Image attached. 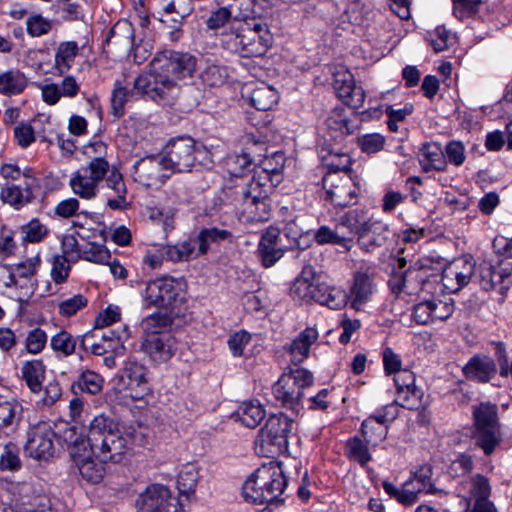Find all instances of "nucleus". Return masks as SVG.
<instances>
[{
    "label": "nucleus",
    "mask_w": 512,
    "mask_h": 512,
    "mask_svg": "<svg viewBox=\"0 0 512 512\" xmlns=\"http://www.w3.org/2000/svg\"><path fill=\"white\" fill-rule=\"evenodd\" d=\"M65 440L71 445V455L79 473L87 482L99 483L105 474L104 463L122 461L131 447L129 435H124L117 422L100 414L90 422L85 438L69 429Z\"/></svg>",
    "instance_id": "nucleus-1"
},
{
    "label": "nucleus",
    "mask_w": 512,
    "mask_h": 512,
    "mask_svg": "<svg viewBox=\"0 0 512 512\" xmlns=\"http://www.w3.org/2000/svg\"><path fill=\"white\" fill-rule=\"evenodd\" d=\"M151 65V71L138 76L136 88L150 93L155 102L170 104L181 86L193 78L197 59L188 52L165 50L156 54Z\"/></svg>",
    "instance_id": "nucleus-2"
},
{
    "label": "nucleus",
    "mask_w": 512,
    "mask_h": 512,
    "mask_svg": "<svg viewBox=\"0 0 512 512\" xmlns=\"http://www.w3.org/2000/svg\"><path fill=\"white\" fill-rule=\"evenodd\" d=\"M287 486V478L280 462H269L255 470L242 486L247 502L269 504L283 502L280 497Z\"/></svg>",
    "instance_id": "nucleus-3"
},
{
    "label": "nucleus",
    "mask_w": 512,
    "mask_h": 512,
    "mask_svg": "<svg viewBox=\"0 0 512 512\" xmlns=\"http://www.w3.org/2000/svg\"><path fill=\"white\" fill-rule=\"evenodd\" d=\"M475 445L490 455L501 442L498 408L490 402H482L473 407Z\"/></svg>",
    "instance_id": "nucleus-4"
},
{
    "label": "nucleus",
    "mask_w": 512,
    "mask_h": 512,
    "mask_svg": "<svg viewBox=\"0 0 512 512\" xmlns=\"http://www.w3.org/2000/svg\"><path fill=\"white\" fill-rule=\"evenodd\" d=\"M238 192L242 197L240 219L249 223H262L272 214L268 192L260 180L251 178Z\"/></svg>",
    "instance_id": "nucleus-5"
},
{
    "label": "nucleus",
    "mask_w": 512,
    "mask_h": 512,
    "mask_svg": "<svg viewBox=\"0 0 512 512\" xmlns=\"http://www.w3.org/2000/svg\"><path fill=\"white\" fill-rule=\"evenodd\" d=\"M313 384V375L305 368L290 369L273 385V395L283 406L297 409L304 390Z\"/></svg>",
    "instance_id": "nucleus-6"
},
{
    "label": "nucleus",
    "mask_w": 512,
    "mask_h": 512,
    "mask_svg": "<svg viewBox=\"0 0 512 512\" xmlns=\"http://www.w3.org/2000/svg\"><path fill=\"white\" fill-rule=\"evenodd\" d=\"M293 423V420L283 413L269 416L259 432L258 441L261 448L272 455L286 453Z\"/></svg>",
    "instance_id": "nucleus-7"
},
{
    "label": "nucleus",
    "mask_w": 512,
    "mask_h": 512,
    "mask_svg": "<svg viewBox=\"0 0 512 512\" xmlns=\"http://www.w3.org/2000/svg\"><path fill=\"white\" fill-rule=\"evenodd\" d=\"M399 271L390 275L388 285L393 294L399 296L402 293L407 295H416L427 284L430 268L415 263L409 268L403 270L406 265L404 258L398 259Z\"/></svg>",
    "instance_id": "nucleus-8"
},
{
    "label": "nucleus",
    "mask_w": 512,
    "mask_h": 512,
    "mask_svg": "<svg viewBox=\"0 0 512 512\" xmlns=\"http://www.w3.org/2000/svg\"><path fill=\"white\" fill-rule=\"evenodd\" d=\"M137 512H183L181 505L167 485H148L136 499Z\"/></svg>",
    "instance_id": "nucleus-9"
},
{
    "label": "nucleus",
    "mask_w": 512,
    "mask_h": 512,
    "mask_svg": "<svg viewBox=\"0 0 512 512\" xmlns=\"http://www.w3.org/2000/svg\"><path fill=\"white\" fill-rule=\"evenodd\" d=\"M144 308H170L180 295L178 283L172 277L150 280L140 293Z\"/></svg>",
    "instance_id": "nucleus-10"
},
{
    "label": "nucleus",
    "mask_w": 512,
    "mask_h": 512,
    "mask_svg": "<svg viewBox=\"0 0 512 512\" xmlns=\"http://www.w3.org/2000/svg\"><path fill=\"white\" fill-rule=\"evenodd\" d=\"M197 148L193 139L181 137L171 140L162 156L164 167L173 172H190L196 161Z\"/></svg>",
    "instance_id": "nucleus-11"
},
{
    "label": "nucleus",
    "mask_w": 512,
    "mask_h": 512,
    "mask_svg": "<svg viewBox=\"0 0 512 512\" xmlns=\"http://www.w3.org/2000/svg\"><path fill=\"white\" fill-rule=\"evenodd\" d=\"M322 181L327 198L334 206L346 207L356 202L359 188L351 175L327 172Z\"/></svg>",
    "instance_id": "nucleus-12"
},
{
    "label": "nucleus",
    "mask_w": 512,
    "mask_h": 512,
    "mask_svg": "<svg viewBox=\"0 0 512 512\" xmlns=\"http://www.w3.org/2000/svg\"><path fill=\"white\" fill-rule=\"evenodd\" d=\"M54 436L50 422L39 421L31 425L27 432L26 453L37 460L49 459L54 453Z\"/></svg>",
    "instance_id": "nucleus-13"
},
{
    "label": "nucleus",
    "mask_w": 512,
    "mask_h": 512,
    "mask_svg": "<svg viewBox=\"0 0 512 512\" xmlns=\"http://www.w3.org/2000/svg\"><path fill=\"white\" fill-rule=\"evenodd\" d=\"M100 165L82 166L74 172L69 180L72 192L84 200L94 199L99 192V185L108 173Z\"/></svg>",
    "instance_id": "nucleus-14"
},
{
    "label": "nucleus",
    "mask_w": 512,
    "mask_h": 512,
    "mask_svg": "<svg viewBox=\"0 0 512 512\" xmlns=\"http://www.w3.org/2000/svg\"><path fill=\"white\" fill-rule=\"evenodd\" d=\"M241 49L243 57L262 56L267 52L270 36L267 25L252 21L240 23Z\"/></svg>",
    "instance_id": "nucleus-15"
},
{
    "label": "nucleus",
    "mask_w": 512,
    "mask_h": 512,
    "mask_svg": "<svg viewBox=\"0 0 512 512\" xmlns=\"http://www.w3.org/2000/svg\"><path fill=\"white\" fill-rule=\"evenodd\" d=\"M27 176L28 180L23 181V184L6 182L1 186L0 199L4 204L20 210L35 199V193L40 189V180L37 176Z\"/></svg>",
    "instance_id": "nucleus-16"
},
{
    "label": "nucleus",
    "mask_w": 512,
    "mask_h": 512,
    "mask_svg": "<svg viewBox=\"0 0 512 512\" xmlns=\"http://www.w3.org/2000/svg\"><path fill=\"white\" fill-rule=\"evenodd\" d=\"M289 250L291 246L286 245L281 231L273 226L268 227L262 234L257 247L261 264L265 268L274 266Z\"/></svg>",
    "instance_id": "nucleus-17"
},
{
    "label": "nucleus",
    "mask_w": 512,
    "mask_h": 512,
    "mask_svg": "<svg viewBox=\"0 0 512 512\" xmlns=\"http://www.w3.org/2000/svg\"><path fill=\"white\" fill-rule=\"evenodd\" d=\"M333 76V86L338 97L354 109L361 108L365 101V92L361 86L356 85L352 73L344 67H339Z\"/></svg>",
    "instance_id": "nucleus-18"
},
{
    "label": "nucleus",
    "mask_w": 512,
    "mask_h": 512,
    "mask_svg": "<svg viewBox=\"0 0 512 512\" xmlns=\"http://www.w3.org/2000/svg\"><path fill=\"white\" fill-rule=\"evenodd\" d=\"M396 398L394 403L403 408L416 410L422 406L423 392L415 386V376L410 370H403L394 377Z\"/></svg>",
    "instance_id": "nucleus-19"
},
{
    "label": "nucleus",
    "mask_w": 512,
    "mask_h": 512,
    "mask_svg": "<svg viewBox=\"0 0 512 512\" xmlns=\"http://www.w3.org/2000/svg\"><path fill=\"white\" fill-rule=\"evenodd\" d=\"M510 274L501 268L493 266L488 261H482L475 267V280L485 291L498 290L504 295L509 289Z\"/></svg>",
    "instance_id": "nucleus-20"
},
{
    "label": "nucleus",
    "mask_w": 512,
    "mask_h": 512,
    "mask_svg": "<svg viewBox=\"0 0 512 512\" xmlns=\"http://www.w3.org/2000/svg\"><path fill=\"white\" fill-rule=\"evenodd\" d=\"M142 350L156 363L167 362L177 350V341L170 334L146 336Z\"/></svg>",
    "instance_id": "nucleus-21"
},
{
    "label": "nucleus",
    "mask_w": 512,
    "mask_h": 512,
    "mask_svg": "<svg viewBox=\"0 0 512 512\" xmlns=\"http://www.w3.org/2000/svg\"><path fill=\"white\" fill-rule=\"evenodd\" d=\"M133 168L136 180L148 187L163 183L168 177L164 173L168 169L164 167L163 157L150 156L140 159Z\"/></svg>",
    "instance_id": "nucleus-22"
},
{
    "label": "nucleus",
    "mask_w": 512,
    "mask_h": 512,
    "mask_svg": "<svg viewBox=\"0 0 512 512\" xmlns=\"http://www.w3.org/2000/svg\"><path fill=\"white\" fill-rule=\"evenodd\" d=\"M105 186L113 193L108 196L107 206L111 210H123L128 207L127 187L125 185L122 173L115 167H109V172L104 178Z\"/></svg>",
    "instance_id": "nucleus-23"
},
{
    "label": "nucleus",
    "mask_w": 512,
    "mask_h": 512,
    "mask_svg": "<svg viewBox=\"0 0 512 512\" xmlns=\"http://www.w3.org/2000/svg\"><path fill=\"white\" fill-rule=\"evenodd\" d=\"M375 291L373 279L366 272H356L347 300H350L351 307L357 311L371 299Z\"/></svg>",
    "instance_id": "nucleus-24"
},
{
    "label": "nucleus",
    "mask_w": 512,
    "mask_h": 512,
    "mask_svg": "<svg viewBox=\"0 0 512 512\" xmlns=\"http://www.w3.org/2000/svg\"><path fill=\"white\" fill-rule=\"evenodd\" d=\"M22 418V404L14 398L0 396V430L7 435L16 432Z\"/></svg>",
    "instance_id": "nucleus-25"
},
{
    "label": "nucleus",
    "mask_w": 512,
    "mask_h": 512,
    "mask_svg": "<svg viewBox=\"0 0 512 512\" xmlns=\"http://www.w3.org/2000/svg\"><path fill=\"white\" fill-rule=\"evenodd\" d=\"M496 372L497 368L494 360L485 355L473 356L463 367L466 378L481 383L489 382L496 375Z\"/></svg>",
    "instance_id": "nucleus-26"
},
{
    "label": "nucleus",
    "mask_w": 512,
    "mask_h": 512,
    "mask_svg": "<svg viewBox=\"0 0 512 512\" xmlns=\"http://www.w3.org/2000/svg\"><path fill=\"white\" fill-rule=\"evenodd\" d=\"M388 225L375 220L371 222L370 227L363 231L358 237V245L361 250L367 253L374 252L377 248L382 247L388 240Z\"/></svg>",
    "instance_id": "nucleus-27"
},
{
    "label": "nucleus",
    "mask_w": 512,
    "mask_h": 512,
    "mask_svg": "<svg viewBox=\"0 0 512 512\" xmlns=\"http://www.w3.org/2000/svg\"><path fill=\"white\" fill-rule=\"evenodd\" d=\"M318 336L316 328L307 327L291 342L288 351L294 364L302 363L309 356L310 347Z\"/></svg>",
    "instance_id": "nucleus-28"
},
{
    "label": "nucleus",
    "mask_w": 512,
    "mask_h": 512,
    "mask_svg": "<svg viewBox=\"0 0 512 512\" xmlns=\"http://www.w3.org/2000/svg\"><path fill=\"white\" fill-rule=\"evenodd\" d=\"M387 415H371L362 422L361 431L367 444L377 446L388 433Z\"/></svg>",
    "instance_id": "nucleus-29"
},
{
    "label": "nucleus",
    "mask_w": 512,
    "mask_h": 512,
    "mask_svg": "<svg viewBox=\"0 0 512 512\" xmlns=\"http://www.w3.org/2000/svg\"><path fill=\"white\" fill-rule=\"evenodd\" d=\"M138 77L134 80L133 88L127 89L119 81L115 83L111 96V110L115 117H120L124 113V106L128 100L136 99L140 96L148 97L152 100V96L148 92H142L136 88Z\"/></svg>",
    "instance_id": "nucleus-30"
},
{
    "label": "nucleus",
    "mask_w": 512,
    "mask_h": 512,
    "mask_svg": "<svg viewBox=\"0 0 512 512\" xmlns=\"http://www.w3.org/2000/svg\"><path fill=\"white\" fill-rule=\"evenodd\" d=\"M234 416L245 427L256 428L265 418L266 410L258 400H250L243 402Z\"/></svg>",
    "instance_id": "nucleus-31"
},
{
    "label": "nucleus",
    "mask_w": 512,
    "mask_h": 512,
    "mask_svg": "<svg viewBox=\"0 0 512 512\" xmlns=\"http://www.w3.org/2000/svg\"><path fill=\"white\" fill-rule=\"evenodd\" d=\"M472 276H475V264L471 260H464L461 262V266H459L458 263H455L445 269L443 273V281H445L444 285L447 288H450L449 282L455 279L457 286L453 287L452 290L457 291L463 286H466L470 282Z\"/></svg>",
    "instance_id": "nucleus-32"
},
{
    "label": "nucleus",
    "mask_w": 512,
    "mask_h": 512,
    "mask_svg": "<svg viewBox=\"0 0 512 512\" xmlns=\"http://www.w3.org/2000/svg\"><path fill=\"white\" fill-rule=\"evenodd\" d=\"M45 372L46 367L40 359L25 361L21 366V378L33 393L41 391Z\"/></svg>",
    "instance_id": "nucleus-33"
},
{
    "label": "nucleus",
    "mask_w": 512,
    "mask_h": 512,
    "mask_svg": "<svg viewBox=\"0 0 512 512\" xmlns=\"http://www.w3.org/2000/svg\"><path fill=\"white\" fill-rule=\"evenodd\" d=\"M371 222H375L372 218L368 217L367 212L363 209L349 210L341 216L337 223V228H347L351 234L358 237L363 231H366Z\"/></svg>",
    "instance_id": "nucleus-34"
},
{
    "label": "nucleus",
    "mask_w": 512,
    "mask_h": 512,
    "mask_svg": "<svg viewBox=\"0 0 512 512\" xmlns=\"http://www.w3.org/2000/svg\"><path fill=\"white\" fill-rule=\"evenodd\" d=\"M312 298L314 301L335 310L342 308L347 303V294L344 291L325 284L316 285Z\"/></svg>",
    "instance_id": "nucleus-35"
},
{
    "label": "nucleus",
    "mask_w": 512,
    "mask_h": 512,
    "mask_svg": "<svg viewBox=\"0 0 512 512\" xmlns=\"http://www.w3.org/2000/svg\"><path fill=\"white\" fill-rule=\"evenodd\" d=\"M233 239V234L227 229L217 227L204 228L195 238L198 245V254H206L211 244L232 243Z\"/></svg>",
    "instance_id": "nucleus-36"
},
{
    "label": "nucleus",
    "mask_w": 512,
    "mask_h": 512,
    "mask_svg": "<svg viewBox=\"0 0 512 512\" xmlns=\"http://www.w3.org/2000/svg\"><path fill=\"white\" fill-rule=\"evenodd\" d=\"M119 379L126 389L134 390L145 386L146 368L135 361H127L119 373Z\"/></svg>",
    "instance_id": "nucleus-37"
},
{
    "label": "nucleus",
    "mask_w": 512,
    "mask_h": 512,
    "mask_svg": "<svg viewBox=\"0 0 512 512\" xmlns=\"http://www.w3.org/2000/svg\"><path fill=\"white\" fill-rule=\"evenodd\" d=\"M78 52L79 46L75 41H66L59 44L55 54L54 65L59 75H63L70 70Z\"/></svg>",
    "instance_id": "nucleus-38"
},
{
    "label": "nucleus",
    "mask_w": 512,
    "mask_h": 512,
    "mask_svg": "<svg viewBox=\"0 0 512 512\" xmlns=\"http://www.w3.org/2000/svg\"><path fill=\"white\" fill-rule=\"evenodd\" d=\"M134 38L132 24L127 20H120L110 29L106 37V43L114 42L116 45L130 49L134 44Z\"/></svg>",
    "instance_id": "nucleus-39"
},
{
    "label": "nucleus",
    "mask_w": 512,
    "mask_h": 512,
    "mask_svg": "<svg viewBox=\"0 0 512 512\" xmlns=\"http://www.w3.org/2000/svg\"><path fill=\"white\" fill-rule=\"evenodd\" d=\"M250 99L256 109L267 111L277 104L279 95L272 86L261 83L253 89Z\"/></svg>",
    "instance_id": "nucleus-40"
},
{
    "label": "nucleus",
    "mask_w": 512,
    "mask_h": 512,
    "mask_svg": "<svg viewBox=\"0 0 512 512\" xmlns=\"http://www.w3.org/2000/svg\"><path fill=\"white\" fill-rule=\"evenodd\" d=\"M196 246H198L196 240L189 239L176 245L163 246V252L166 254L167 260L173 262L187 261L201 255L198 254Z\"/></svg>",
    "instance_id": "nucleus-41"
},
{
    "label": "nucleus",
    "mask_w": 512,
    "mask_h": 512,
    "mask_svg": "<svg viewBox=\"0 0 512 512\" xmlns=\"http://www.w3.org/2000/svg\"><path fill=\"white\" fill-rule=\"evenodd\" d=\"M341 228L330 229L328 226H321L315 233V240L318 244H333L338 245L348 252L352 249L354 241L352 237H346L340 234Z\"/></svg>",
    "instance_id": "nucleus-42"
},
{
    "label": "nucleus",
    "mask_w": 512,
    "mask_h": 512,
    "mask_svg": "<svg viewBox=\"0 0 512 512\" xmlns=\"http://www.w3.org/2000/svg\"><path fill=\"white\" fill-rule=\"evenodd\" d=\"M28 84L25 75L18 70H10L0 74V93L16 95L24 91Z\"/></svg>",
    "instance_id": "nucleus-43"
},
{
    "label": "nucleus",
    "mask_w": 512,
    "mask_h": 512,
    "mask_svg": "<svg viewBox=\"0 0 512 512\" xmlns=\"http://www.w3.org/2000/svg\"><path fill=\"white\" fill-rule=\"evenodd\" d=\"M325 125L334 140L353 132V127L342 110H333L325 120Z\"/></svg>",
    "instance_id": "nucleus-44"
},
{
    "label": "nucleus",
    "mask_w": 512,
    "mask_h": 512,
    "mask_svg": "<svg viewBox=\"0 0 512 512\" xmlns=\"http://www.w3.org/2000/svg\"><path fill=\"white\" fill-rule=\"evenodd\" d=\"M76 345V338L66 330L59 331L50 339L51 349L61 357L73 355L76 350Z\"/></svg>",
    "instance_id": "nucleus-45"
},
{
    "label": "nucleus",
    "mask_w": 512,
    "mask_h": 512,
    "mask_svg": "<svg viewBox=\"0 0 512 512\" xmlns=\"http://www.w3.org/2000/svg\"><path fill=\"white\" fill-rule=\"evenodd\" d=\"M107 145L102 141H94L84 148V154L89 161L85 166L100 165L103 166V172L108 173L111 166L107 160Z\"/></svg>",
    "instance_id": "nucleus-46"
},
{
    "label": "nucleus",
    "mask_w": 512,
    "mask_h": 512,
    "mask_svg": "<svg viewBox=\"0 0 512 512\" xmlns=\"http://www.w3.org/2000/svg\"><path fill=\"white\" fill-rule=\"evenodd\" d=\"M199 478V473L194 465H186L180 471L177 485L180 494L185 495L187 498L195 493Z\"/></svg>",
    "instance_id": "nucleus-47"
},
{
    "label": "nucleus",
    "mask_w": 512,
    "mask_h": 512,
    "mask_svg": "<svg viewBox=\"0 0 512 512\" xmlns=\"http://www.w3.org/2000/svg\"><path fill=\"white\" fill-rule=\"evenodd\" d=\"M172 323L171 317L166 313H153L142 320L141 326L147 336L163 335L161 332Z\"/></svg>",
    "instance_id": "nucleus-48"
},
{
    "label": "nucleus",
    "mask_w": 512,
    "mask_h": 512,
    "mask_svg": "<svg viewBox=\"0 0 512 512\" xmlns=\"http://www.w3.org/2000/svg\"><path fill=\"white\" fill-rule=\"evenodd\" d=\"M81 372L76 382L79 389L89 394H97L103 386V378L92 370L79 368Z\"/></svg>",
    "instance_id": "nucleus-49"
},
{
    "label": "nucleus",
    "mask_w": 512,
    "mask_h": 512,
    "mask_svg": "<svg viewBox=\"0 0 512 512\" xmlns=\"http://www.w3.org/2000/svg\"><path fill=\"white\" fill-rule=\"evenodd\" d=\"M19 454V447L13 442H8L0 455V469L3 471H18L22 466Z\"/></svg>",
    "instance_id": "nucleus-50"
},
{
    "label": "nucleus",
    "mask_w": 512,
    "mask_h": 512,
    "mask_svg": "<svg viewBox=\"0 0 512 512\" xmlns=\"http://www.w3.org/2000/svg\"><path fill=\"white\" fill-rule=\"evenodd\" d=\"M432 469L428 465L419 467L414 473L412 478L407 482L412 485L417 484V489L421 492L435 494L439 490L431 483Z\"/></svg>",
    "instance_id": "nucleus-51"
},
{
    "label": "nucleus",
    "mask_w": 512,
    "mask_h": 512,
    "mask_svg": "<svg viewBox=\"0 0 512 512\" xmlns=\"http://www.w3.org/2000/svg\"><path fill=\"white\" fill-rule=\"evenodd\" d=\"M423 157L427 164L423 165L424 171L435 169L437 171H444L447 163L444 159L443 152L438 146L424 145L422 149Z\"/></svg>",
    "instance_id": "nucleus-52"
},
{
    "label": "nucleus",
    "mask_w": 512,
    "mask_h": 512,
    "mask_svg": "<svg viewBox=\"0 0 512 512\" xmlns=\"http://www.w3.org/2000/svg\"><path fill=\"white\" fill-rule=\"evenodd\" d=\"M72 261L65 255H55L51 260V278L56 284L65 283L71 271Z\"/></svg>",
    "instance_id": "nucleus-53"
},
{
    "label": "nucleus",
    "mask_w": 512,
    "mask_h": 512,
    "mask_svg": "<svg viewBox=\"0 0 512 512\" xmlns=\"http://www.w3.org/2000/svg\"><path fill=\"white\" fill-rule=\"evenodd\" d=\"M47 342H48L47 333L43 329L37 327V328L30 330L27 333V336L25 339V349L28 353L37 355L44 350Z\"/></svg>",
    "instance_id": "nucleus-54"
},
{
    "label": "nucleus",
    "mask_w": 512,
    "mask_h": 512,
    "mask_svg": "<svg viewBox=\"0 0 512 512\" xmlns=\"http://www.w3.org/2000/svg\"><path fill=\"white\" fill-rule=\"evenodd\" d=\"M346 449L348 458L358 462L361 466H365L371 460L367 446L358 437L350 439Z\"/></svg>",
    "instance_id": "nucleus-55"
},
{
    "label": "nucleus",
    "mask_w": 512,
    "mask_h": 512,
    "mask_svg": "<svg viewBox=\"0 0 512 512\" xmlns=\"http://www.w3.org/2000/svg\"><path fill=\"white\" fill-rule=\"evenodd\" d=\"M281 235L283 239H286L284 241L286 245L291 246V250H304L305 246L302 245L303 230L295 220L289 221L284 225Z\"/></svg>",
    "instance_id": "nucleus-56"
},
{
    "label": "nucleus",
    "mask_w": 512,
    "mask_h": 512,
    "mask_svg": "<svg viewBox=\"0 0 512 512\" xmlns=\"http://www.w3.org/2000/svg\"><path fill=\"white\" fill-rule=\"evenodd\" d=\"M37 176L36 172L33 168L25 166L24 168H20L17 164L13 163H4L0 167V177L7 180V182H12L20 180L23 178V181L28 180V176Z\"/></svg>",
    "instance_id": "nucleus-57"
},
{
    "label": "nucleus",
    "mask_w": 512,
    "mask_h": 512,
    "mask_svg": "<svg viewBox=\"0 0 512 512\" xmlns=\"http://www.w3.org/2000/svg\"><path fill=\"white\" fill-rule=\"evenodd\" d=\"M349 21L354 25H368L371 17L374 16V12L366 4L352 3L347 11Z\"/></svg>",
    "instance_id": "nucleus-58"
},
{
    "label": "nucleus",
    "mask_w": 512,
    "mask_h": 512,
    "mask_svg": "<svg viewBox=\"0 0 512 512\" xmlns=\"http://www.w3.org/2000/svg\"><path fill=\"white\" fill-rule=\"evenodd\" d=\"M240 23L237 20H234L231 24L229 31H226L221 36V44L222 46L233 52L240 54L241 49V34L240 32Z\"/></svg>",
    "instance_id": "nucleus-59"
},
{
    "label": "nucleus",
    "mask_w": 512,
    "mask_h": 512,
    "mask_svg": "<svg viewBox=\"0 0 512 512\" xmlns=\"http://www.w3.org/2000/svg\"><path fill=\"white\" fill-rule=\"evenodd\" d=\"M110 258L111 254L104 245L89 243L83 248L80 259L98 264H106Z\"/></svg>",
    "instance_id": "nucleus-60"
},
{
    "label": "nucleus",
    "mask_w": 512,
    "mask_h": 512,
    "mask_svg": "<svg viewBox=\"0 0 512 512\" xmlns=\"http://www.w3.org/2000/svg\"><path fill=\"white\" fill-rule=\"evenodd\" d=\"M252 166V158L247 153L229 156L226 159L227 171L235 177L242 176Z\"/></svg>",
    "instance_id": "nucleus-61"
},
{
    "label": "nucleus",
    "mask_w": 512,
    "mask_h": 512,
    "mask_svg": "<svg viewBox=\"0 0 512 512\" xmlns=\"http://www.w3.org/2000/svg\"><path fill=\"white\" fill-rule=\"evenodd\" d=\"M87 304L88 299L83 294H76L61 301L58 304V312L61 316L71 317L81 309L85 308Z\"/></svg>",
    "instance_id": "nucleus-62"
},
{
    "label": "nucleus",
    "mask_w": 512,
    "mask_h": 512,
    "mask_svg": "<svg viewBox=\"0 0 512 512\" xmlns=\"http://www.w3.org/2000/svg\"><path fill=\"white\" fill-rule=\"evenodd\" d=\"M21 232L24 235L23 239L26 242L37 243L43 240L47 235V228L38 219H32L27 224L21 227Z\"/></svg>",
    "instance_id": "nucleus-63"
},
{
    "label": "nucleus",
    "mask_w": 512,
    "mask_h": 512,
    "mask_svg": "<svg viewBox=\"0 0 512 512\" xmlns=\"http://www.w3.org/2000/svg\"><path fill=\"white\" fill-rule=\"evenodd\" d=\"M52 22L41 15H31L26 21L27 33L32 37H41L50 32Z\"/></svg>",
    "instance_id": "nucleus-64"
}]
</instances>
